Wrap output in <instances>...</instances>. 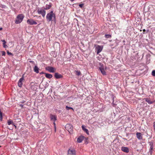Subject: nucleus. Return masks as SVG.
I'll list each match as a JSON object with an SVG mask.
<instances>
[{
    "mask_svg": "<svg viewBox=\"0 0 155 155\" xmlns=\"http://www.w3.org/2000/svg\"><path fill=\"white\" fill-rule=\"evenodd\" d=\"M115 97L112 93L110 92H108L107 93V95L105 97V99L110 103L111 102L113 103Z\"/></svg>",
    "mask_w": 155,
    "mask_h": 155,
    "instance_id": "nucleus-1",
    "label": "nucleus"
},
{
    "mask_svg": "<svg viewBox=\"0 0 155 155\" xmlns=\"http://www.w3.org/2000/svg\"><path fill=\"white\" fill-rule=\"evenodd\" d=\"M24 18V16L23 14L18 15L16 18L15 23L17 24L20 23L22 21Z\"/></svg>",
    "mask_w": 155,
    "mask_h": 155,
    "instance_id": "nucleus-2",
    "label": "nucleus"
},
{
    "mask_svg": "<svg viewBox=\"0 0 155 155\" xmlns=\"http://www.w3.org/2000/svg\"><path fill=\"white\" fill-rule=\"evenodd\" d=\"M55 17V14L53 13L52 11H51L47 14L46 18L48 21H50L52 20L53 17L54 18Z\"/></svg>",
    "mask_w": 155,
    "mask_h": 155,
    "instance_id": "nucleus-3",
    "label": "nucleus"
},
{
    "mask_svg": "<svg viewBox=\"0 0 155 155\" xmlns=\"http://www.w3.org/2000/svg\"><path fill=\"white\" fill-rule=\"evenodd\" d=\"M65 128L70 134H72L73 133V128L71 124H67L65 126Z\"/></svg>",
    "mask_w": 155,
    "mask_h": 155,
    "instance_id": "nucleus-4",
    "label": "nucleus"
},
{
    "mask_svg": "<svg viewBox=\"0 0 155 155\" xmlns=\"http://www.w3.org/2000/svg\"><path fill=\"white\" fill-rule=\"evenodd\" d=\"M68 155H76V151L74 148H71L68 150Z\"/></svg>",
    "mask_w": 155,
    "mask_h": 155,
    "instance_id": "nucleus-5",
    "label": "nucleus"
},
{
    "mask_svg": "<svg viewBox=\"0 0 155 155\" xmlns=\"http://www.w3.org/2000/svg\"><path fill=\"white\" fill-rule=\"evenodd\" d=\"M96 46L95 50L97 51V54H98L101 52L102 51L103 48L102 46H100L98 45H95Z\"/></svg>",
    "mask_w": 155,
    "mask_h": 155,
    "instance_id": "nucleus-6",
    "label": "nucleus"
},
{
    "mask_svg": "<svg viewBox=\"0 0 155 155\" xmlns=\"http://www.w3.org/2000/svg\"><path fill=\"white\" fill-rule=\"evenodd\" d=\"M45 69L46 70L51 73H54L56 71L55 68L51 66H48L45 68Z\"/></svg>",
    "mask_w": 155,
    "mask_h": 155,
    "instance_id": "nucleus-7",
    "label": "nucleus"
},
{
    "mask_svg": "<svg viewBox=\"0 0 155 155\" xmlns=\"http://www.w3.org/2000/svg\"><path fill=\"white\" fill-rule=\"evenodd\" d=\"M37 12L38 14L41 15L43 17H44L45 15L46 12L44 10L42 9H38Z\"/></svg>",
    "mask_w": 155,
    "mask_h": 155,
    "instance_id": "nucleus-8",
    "label": "nucleus"
},
{
    "mask_svg": "<svg viewBox=\"0 0 155 155\" xmlns=\"http://www.w3.org/2000/svg\"><path fill=\"white\" fill-rule=\"evenodd\" d=\"M27 23L30 25H36L37 23L32 19H28L27 21Z\"/></svg>",
    "mask_w": 155,
    "mask_h": 155,
    "instance_id": "nucleus-9",
    "label": "nucleus"
},
{
    "mask_svg": "<svg viewBox=\"0 0 155 155\" xmlns=\"http://www.w3.org/2000/svg\"><path fill=\"white\" fill-rule=\"evenodd\" d=\"M24 80L23 75H22V77L20 79L18 82V85L19 87H21L22 85V81Z\"/></svg>",
    "mask_w": 155,
    "mask_h": 155,
    "instance_id": "nucleus-10",
    "label": "nucleus"
},
{
    "mask_svg": "<svg viewBox=\"0 0 155 155\" xmlns=\"http://www.w3.org/2000/svg\"><path fill=\"white\" fill-rule=\"evenodd\" d=\"M50 118L51 121H54V124L55 125V122L57 120V117L56 116L51 114L50 115Z\"/></svg>",
    "mask_w": 155,
    "mask_h": 155,
    "instance_id": "nucleus-11",
    "label": "nucleus"
},
{
    "mask_svg": "<svg viewBox=\"0 0 155 155\" xmlns=\"http://www.w3.org/2000/svg\"><path fill=\"white\" fill-rule=\"evenodd\" d=\"M122 151L124 152L128 153L129 152V148L127 147H122L121 148Z\"/></svg>",
    "mask_w": 155,
    "mask_h": 155,
    "instance_id": "nucleus-12",
    "label": "nucleus"
},
{
    "mask_svg": "<svg viewBox=\"0 0 155 155\" xmlns=\"http://www.w3.org/2000/svg\"><path fill=\"white\" fill-rule=\"evenodd\" d=\"M84 137L81 136L79 137L77 139V142L78 143H81L84 140Z\"/></svg>",
    "mask_w": 155,
    "mask_h": 155,
    "instance_id": "nucleus-13",
    "label": "nucleus"
},
{
    "mask_svg": "<svg viewBox=\"0 0 155 155\" xmlns=\"http://www.w3.org/2000/svg\"><path fill=\"white\" fill-rule=\"evenodd\" d=\"M54 77L56 79L61 78L63 77L62 75L58 73H56L55 74Z\"/></svg>",
    "mask_w": 155,
    "mask_h": 155,
    "instance_id": "nucleus-14",
    "label": "nucleus"
},
{
    "mask_svg": "<svg viewBox=\"0 0 155 155\" xmlns=\"http://www.w3.org/2000/svg\"><path fill=\"white\" fill-rule=\"evenodd\" d=\"M149 145L150 146V149L149 152L151 154L152 153V150L153 149V143L152 141H150L149 142Z\"/></svg>",
    "mask_w": 155,
    "mask_h": 155,
    "instance_id": "nucleus-15",
    "label": "nucleus"
},
{
    "mask_svg": "<svg viewBox=\"0 0 155 155\" xmlns=\"http://www.w3.org/2000/svg\"><path fill=\"white\" fill-rule=\"evenodd\" d=\"M137 138L139 140H141L143 138L142 134L140 133L137 132L136 133Z\"/></svg>",
    "mask_w": 155,
    "mask_h": 155,
    "instance_id": "nucleus-16",
    "label": "nucleus"
},
{
    "mask_svg": "<svg viewBox=\"0 0 155 155\" xmlns=\"http://www.w3.org/2000/svg\"><path fill=\"white\" fill-rule=\"evenodd\" d=\"M52 4L49 3L48 4H46L45 7H44V9L45 10H48L52 6Z\"/></svg>",
    "mask_w": 155,
    "mask_h": 155,
    "instance_id": "nucleus-17",
    "label": "nucleus"
},
{
    "mask_svg": "<svg viewBox=\"0 0 155 155\" xmlns=\"http://www.w3.org/2000/svg\"><path fill=\"white\" fill-rule=\"evenodd\" d=\"M99 69L100 70L102 74L104 75H105L106 74V73L104 70V68H103L102 66L101 67L99 68Z\"/></svg>",
    "mask_w": 155,
    "mask_h": 155,
    "instance_id": "nucleus-18",
    "label": "nucleus"
},
{
    "mask_svg": "<svg viewBox=\"0 0 155 155\" xmlns=\"http://www.w3.org/2000/svg\"><path fill=\"white\" fill-rule=\"evenodd\" d=\"M144 99L149 104H151L153 103V102L150 100L149 98H144Z\"/></svg>",
    "mask_w": 155,
    "mask_h": 155,
    "instance_id": "nucleus-19",
    "label": "nucleus"
},
{
    "mask_svg": "<svg viewBox=\"0 0 155 155\" xmlns=\"http://www.w3.org/2000/svg\"><path fill=\"white\" fill-rule=\"evenodd\" d=\"M45 77L49 79H50L53 76L51 74H48L47 73H45Z\"/></svg>",
    "mask_w": 155,
    "mask_h": 155,
    "instance_id": "nucleus-20",
    "label": "nucleus"
},
{
    "mask_svg": "<svg viewBox=\"0 0 155 155\" xmlns=\"http://www.w3.org/2000/svg\"><path fill=\"white\" fill-rule=\"evenodd\" d=\"M34 71L37 73H39V68L37 66H35L34 68Z\"/></svg>",
    "mask_w": 155,
    "mask_h": 155,
    "instance_id": "nucleus-21",
    "label": "nucleus"
},
{
    "mask_svg": "<svg viewBox=\"0 0 155 155\" xmlns=\"http://www.w3.org/2000/svg\"><path fill=\"white\" fill-rule=\"evenodd\" d=\"M82 129L87 134H88L89 131L88 130L86 129L84 126H82Z\"/></svg>",
    "mask_w": 155,
    "mask_h": 155,
    "instance_id": "nucleus-22",
    "label": "nucleus"
},
{
    "mask_svg": "<svg viewBox=\"0 0 155 155\" xmlns=\"http://www.w3.org/2000/svg\"><path fill=\"white\" fill-rule=\"evenodd\" d=\"M75 71L76 72V74L78 76H79L81 74V73L80 71Z\"/></svg>",
    "mask_w": 155,
    "mask_h": 155,
    "instance_id": "nucleus-23",
    "label": "nucleus"
},
{
    "mask_svg": "<svg viewBox=\"0 0 155 155\" xmlns=\"http://www.w3.org/2000/svg\"><path fill=\"white\" fill-rule=\"evenodd\" d=\"M7 123L8 125H10L11 124H12L13 122L11 120H8Z\"/></svg>",
    "mask_w": 155,
    "mask_h": 155,
    "instance_id": "nucleus-24",
    "label": "nucleus"
},
{
    "mask_svg": "<svg viewBox=\"0 0 155 155\" xmlns=\"http://www.w3.org/2000/svg\"><path fill=\"white\" fill-rule=\"evenodd\" d=\"M105 37L106 38H111V36L110 35L107 34L105 35Z\"/></svg>",
    "mask_w": 155,
    "mask_h": 155,
    "instance_id": "nucleus-25",
    "label": "nucleus"
},
{
    "mask_svg": "<svg viewBox=\"0 0 155 155\" xmlns=\"http://www.w3.org/2000/svg\"><path fill=\"white\" fill-rule=\"evenodd\" d=\"M66 109L67 110H69L70 109H72V110H73V108H72L71 107H68V106H66Z\"/></svg>",
    "mask_w": 155,
    "mask_h": 155,
    "instance_id": "nucleus-26",
    "label": "nucleus"
},
{
    "mask_svg": "<svg viewBox=\"0 0 155 155\" xmlns=\"http://www.w3.org/2000/svg\"><path fill=\"white\" fill-rule=\"evenodd\" d=\"M152 75L153 76H155V70H153L152 71Z\"/></svg>",
    "mask_w": 155,
    "mask_h": 155,
    "instance_id": "nucleus-27",
    "label": "nucleus"
},
{
    "mask_svg": "<svg viewBox=\"0 0 155 155\" xmlns=\"http://www.w3.org/2000/svg\"><path fill=\"white\" fill-rule=\"evenodd\" d=\"M6 43H3V47L4 48H6L7 47V45H5Z\"/></svg>",
    "mask_w": 155,
    "mask_h": 155,
    "instance_id": "nucleus-28",
    "label": "nucleus"
},
{
    "mask_svg": "<svg viewBox=\"0 0 155 155\" xmlns=\"http://www.w3.org/2000/svg\"><path fill=\"white\" fill-rule=\"evenodd\" d=\"M7 54L8 55H13V54H12V53L9 52L8 51H7Z\"/></svg>",
    "mask_w": 155,
    "mask_h": 155,
    "instance_id": "nucleus-29",
    "label": "nucleus"
},
{
    "mask_svg": "<svg viewBox=\"0 0 155 155\" xmlns=\"http://www.w3.org/2000/svg\"><path fill=\"white\" fill-rule=\"evenodd\" d=\"M5 52L4 51H2V56H4L5 55Z\"/></svg>",
    "mask_w": 155,
    "mask_h": 155,
    "instance_id": "nucleus-30",
    "label": "nucleus"
},
{
    "mask_svg": "<svg viewBox=\"0 0 155 155\" xmlns=\"http://www.w3.org/2000/svg\"><path fill=\"white\" fill-rule=\"evenodd\" d=\"M83 5H84V4H79V7H80L81 8L83 6Z\"/></svg>",
    "mask_w": 155,
    "mask_h": 155,
    "instance_id": "nucleus-31",
    "label": "nucleus"
},
{
    "mask_svg": "<svg viewBox=\"0 0 155 155\" xmlns=\"http://www.w3.org/2000/svg\"><path fill=\"white\" fill-rule=\"evenodd\" d=\"M1 41L3 42V43H6V41H5V40H1Z\"/></svg>",
    "mask_w": 155,
    "mask_h": 155,
    "instance_id": "nucleus-32",
    "label": "nucleus"
},
{
    "mask_svg": "<svg viewBox=\"0 0 155 155\" xmlns=\"http://www.w3.org/2000/svg\"><path fill=\"white\" fill-rule=\"evenodd\" d=\"M20 106L22 108L23 107V105H22L21 104H20Z\"/></svg>",
    "mask_w": 155,
    "mask_h": 155,
    "instance_id": "nucleus-33",
    "label": "nucleus"
},
{
    "mask_svg": "<svg viewBox=\"0 0 155 155\" xmlns=\"http://www.w3.org/2000/svg\"><path fill=\"white\" fill-rule=\"evenodd\" d=\"M153 127H154V130L155 131V125L154 124Z\"/></svg>",
    "mask_w": 155,
    "mask_h": 155,
    "instance_id": "nucleus-34",
    "label": "nucleus"
},
{
    "mask_svg": "<svg viewBox=\"0 0 155 155\" xmlns=\"http://www.w3.org/2000/svg\"><path fill=\"white\" fill-rule=\"evenodd\" d=\"M25 102V101H23L22 102H21V103H23Z\"/></svg>",
    "mask_w": 155,
    "mask_h": 155,
    "instance_id": "nucleus-35",
    "label": "nucleus"
},
{
    "mask_svg": "<svg viewBox=\"0 0 155 155\" xmlns=\"http://www.w3.org/2000/svg\"><path fill=\"white\" fill-rule=\"evenodd\" d=\"M45 73H44V72H41L40 73V74H45Z\"/></svg>",
    "mask_w": 155,
    "mask_h": 155,
    "instance_id": "nucleus-36",
    "label": "nucleus"
},
{
    "mask_svg": "<svg viewBox=\"0 0 155 155\" xmlns=\"http://www.w3.org/2000/svg\"><path fill=\"white\" fill-rule=\"evenodd\" d=\"M29 62H31V63H32V62H34L33 61H29Z\"/></svg>",
    "mask_w": 155,
    "mask_h": 155,
    "instance_id": "nucleus-37",
    "label": "nucleus"
},
{
    "mask_svg": "<svg viewBox=\"0 0 155 155\" xmlns=\"http://www.w3.org/2000/svg\"><path fill=\"white\" fill-rule=\"evenodd\" d=\"M17 119L19 121L20 120V119Z\"/></svg>",
    "mask_w": 155,
    "mask_h": 155,
    "instance_id": "nucleus-38",
    "label": "nucleus"
},
{
    "mask_svg": "<svg viewBox=\"0 0 155 155\" xmlns=\"http://www.w3.org/2000/svg\"><path fill=\"white\" fill-rule=\"evenodd\" d=\"M145 31V29H144L143 30V31Z\"/></svg>",
    "mask_w": 155,
    "mask_h": 155,
    "instance_id": "nucleus-39",
    "label": "nucleus"
},
{
    "mask_svg": "<svg viewBox=\"0 0 155 155\" xmlns=\"http://www.w3.org/2000/svg\"><path fill=\"white\" fill-rule=\"evenodd\" d=\"M2 28H0V30H2Z\"/></svg>",
    "mask_w": 155,
    "mask_h": 155,
    "instance_id": "nucleus-40",
    "label": "nucleus"
}]
</instances>
